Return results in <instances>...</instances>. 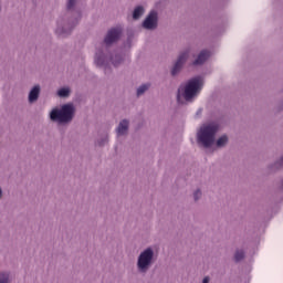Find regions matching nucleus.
Instances as JSON below:
<instances>
[{
	"label": "nucleus",
	"mask_w": 283,
	"mask_h": 283,
	"mask_svg": "<svg viewBox=\"0 0 283 283\" xmlns=\"http://www.w3.org/2000/svg\"><path fill=\"white\" fill-rule=\"evenodd\" d=\"M218 124L203 125L198 132V143H201L203 147H211L216 143V134H218Z\"/></svg>",
	"instance_id": "1"
},
{
	"label": "nucleus",
	"mask_w": 283,
	"mask_h": 283,
	"mask_svg": "<svg viewBox=\"0 0 283 283\" xmlns=\"http://www.w3.org/2000/svg\"><path fill=\"white\" fill-rule=\"evenodd\" d=\"M74 116V106L66 104L62 106L61 109H53L51 112V120H56L57 123H70Z\"/></svg>",
	"instance_id": "2"
},
{
	"label": "nucleus",
	"mask_w": 283,
	"mask_h": 283,
	"mask_svg": "<svg viewBox=\"0 0 283 283\" xmlns=\"http://www.w3.org/2000/svg\"><path fill=\"white\" fill-rule=\"evenodd\" d=\"M151 264H154V250L146 249L137 259L138 273H147L151 269Z\"/></svg>",
	"instance_id": "3"
},
{
	"label": "nucleus",
	"mask_w": 283,
	"mask_h": 283,
	"mask_svg": "<svg viewBox=\"0 0 283 283\" xmlns=\"http://www.w3.org/2000/svg\"><path fill=\"white\" fill-rule=\"evenodd\" d=\"M200 90H202V78L195 77L188 81L184 91L185 101H191V98H193V96H196Z\"/></svg>",
	"instance_id": "4"
},
{
	"label": "nucleus",
	"mask_w": 283,
	"mask_h": 283,
	"mask_svg": "<svg viewBox=\"0 0 283 283\" xmlns=\"http://www.w3.org/2000/svg\"><path fill=\"white\" fill-rule=\"evenodd\" d=\"M120 34H123V29L120 28L111 29L104 39V43L106 45H112V43H116V41L120 39Z\"/></svg>",
	"instance_id": "5"
},
{
	"label": "nucleus",
	"mask_w": 283,
	"mask_h": 283,
	"mask_svg": "<svg viewBox=\"0 0 283 283\" xmlns=\"http://www.w3.org/2000/svg\"><path fill=\"white\" fill-rule=\"evenodd\" d=\"M143 25L146 30H154V28L158 25V13L156 11H151L145 19Z\"/></svg>",
	"instance_id": "6"
},
{
	"label": "nucleus",
	"mask_w": 283,
	"mask_h": 283,
	"mask_svg": "<svg viewBox=\"0 0 283 283\" xmlns=\"http://www.w3.org/2000/svg\"><path fill=\"white\" fill-rule=\"evenodd\" d=\"M189 59V51H186L185 53H181L175 63L172 70H171V75L176 76L180 70H182V65H185V62Z\"/></svg>",
	"instance_id": "7"
},
{
	"label": "nucleus",
	"mask_w": 283,
	"mask_h": 283,
	"mask_svg": "<svg viewBox=\"0 0 283 283\" xmlns=\"http://www.w3.org/2000/svg\"><path fill=\"white\" fill-rule=\"evenodd\" d=\"M211 56V53L207 50H203L199 53L198 57L193 61V65H202Z\"/></svg>",
	"instance_id": "8"
},
{
	"label": "nucleus",
	"mask_w": 283,
	"mask_h": 283,
	"mask_svg": "<svg viewBox=\"0 0 283 283\" xmlns=\"http://www.w3.org/2000/svg\"><path fill=\"white\" fill-rule=\"evenodd\" d=\"M128 129H129V122L127 119H123L117 127V135L125 136Z\"/></svg>",
	"instance_id": "9"
},
{
	"label": "nucleus",
	"mask_w": 283,
	"mask_h": 283,
	"mask_svg": "<svg viewBox=\"0 0 283 283\" xmlns=\"http://www.w3.org/2000/svg\"><path fill=\"white\" fill-rule=\"evenodd\" d=\"M41 93L40 86H34L29 93V103H34V101L39 99V94Z\"/></svg>",
	"instance_id": "10"
},
{
	"label": "nucleus",
	"mask_w": 283,
	"mask_h": 283,
	"mask_svg": "<svg viewBox=\"0 0 283 283\" xmlns=\"http://www.w3.org/2000/svg\"><path fill=\"white\" fill-rule=\"evenodd\" d=\"M245 256L247 254L244 253V250H237L234 252L233 260L234 262L239 263V262H242V260H244Z\"/></svg>",
	"instance_id": "11"
},
{
	"label": "nucleus",
	"mask_w": 283,
	"mask_h": 283,
	"mask_svg": "<svg viewBox=\"0 0 283 283\" xmlns=\"http://www.w3.org/2000/svg\"><path fill=\"white\" fill-rule=\"evenodd\" d=\"M143 12H145V9H143V7H137L133 12V19H140Z\"/></svg>",
	"instance_id": "12"
},
{
	"label": "nucleus",
	"mask_w": 283,
	"mask_h": 283,
	"mask_svg": "<svg viewBox=\"0 0 283 283\" xmlns=\"http://www.w3.org/2000/svg\"><path fill=\"white\" fill-rule=\"evenodd\" d=\"M147 90H149V84H143L137 88V96H143Z\"/></svg>",
	"instance_id": "13"
},
{
	"label": "nucleus",
	"mask_w": 283,
	"mask_h": 283,
	"mask_svg": "<svg viewBox=\"0 0 283 283\" xmlns=\"http://www.w3.org/2000/svg\"><path fill=\"white\" fill-rule=\"evenodd\" d=\"M228 142L229 138L227 137V135H223L217 140V147H224L226 143Z\"/></svg>",
	"instance_id": "14"
},
{
	"label": "nucleus",
	"mask_w": 283,
	"mask_h": 283,
	"mask_svg": "<svg viewBox=\"0 0 283 283\" xmlns=\"http://www.w3.org/2000/svg\"><path fill=\"white\" fill-rule=\"evenodd\" d=\"M57 96H60L61 98H65V96H70V88H61L57 92Z\"/></svg>",
	"instance_id": "15"
},
{
	"label": "nucleus",
	"mask_w": 283,
	"mask_h": 283,
	"mask_svg": "<svg viewBox=\"0 0 283 283\" xmlns=\"http://www.w3.org/2000/svg\"><path fill=\"white\" fill-rule=\"evenodd\" d=\"M0 283H10V274L0 273Z\"/></svg>",
	"instance_id": "16"
},
{
	"label": "nucleus",
	"mask_w": 283,
	"mask_h": 283,
	"mask_svg": "<svg viewBox=\"0 0 283 283\" xmlns=\"http://www.w3.org/2000/svg\"><path fill=\"white\" fill-rule=\"evenodd\" d=\"M95 63H96V65H105V57L101 56L98 53H96Z\"/></svg>",
	"instance_id": "17"
},
{
	"label": "nucleus",
	"mask_w": 283,
	"mask_h": 283,
	"mask_svg": "<svg viewBox=\"0 0 283 283\" xmlns=\"http://www.w3.org/2000/svg\"><path fill=\"white\" fill-rule=\"evenodd\" d=\"M116 59H117V61L113 60V65H115V67L118 66L119 63L123 61V57H120V55H116Z\"/></svg>",
	"instance_id": "18"
},
{
	"label": "nucleus",
	"mask_w": 283,
	"mask_h": 283,
	"mask_svg": "<svg viewBox=\"0 0 283 283\" xmlns=\"http://www.w3.org/2000/svg\"><path fill=\"white\" fill-rule=\"evenodd\" d=\"M75 3H76V0H69V2H67V10H72L74 8Z\"/></svg>",
	"instance_id": "19"
},
{
	"label": "nucleus",
	"mask_w": 283,
	"mask_h": 283,
	"mask_svg": "<svg viewBox=\"0 0 283 283\" xmlns=\"http://www.w3.org/2000/svg\"><path fill=\"white\" fill-rule=\"evenodd\" d=\"M200 196H202V192L200 190L195 191V193H193L195 200H199Z\"/></svg>",
	"instance_id": "20"
},
{
	"label": "nucleus",
	"mask_w": 283,
	"mask_h": 283,
	"mask_svg": "<svg viewBox=\"0 0 283 283\" xmlns=\"http://www.w3.org/2000/svg\"><path fill=\"white\" fill-rule=\"evenodd\" d=\"M180 92H182V87L178 88V93H177V101H178V103H180V98H181Z\"/></svg>",
	"instance_id": "21"
},
{
	"label": "nucleus",
	"mask_w": 283,
	"mask_h": 283,
	"mask_svg": "<svg viewBox=\"0 0 283 283\" xmlns=\"http://www.w3.org/2000/svg\"><path fill=\"white\" fill-rule=\"evenodd\" d=\"M210 282H211V277L205 276V277L202 279V282H201V283H210Z\"/></svg>",
	"instance_id": "22"
},
{
	"label": "nucleus",
	"mask_w": 283,
	"mask_h": 283,
	"mask_svg": "<svg viewBox=\"0 0 283 283\" xmlns=\"http://www.w3.org/2000/svg\"><path fill=\"white\" fill-rule=\"evenodd\" d=\"M56 34H65V32H61L59 31V29L56 30Z\"/></svg>",
	"instance_id": "23"
},
{
	"label": "nucleus",
	"mask_w": 283,
	"mask_h": 283,
	"mask_svg": "<svg viewBox=\"0 0 283 283\" xmlns=\"http://www.w3.org/2000/svg\"><path fill=\"white\" fill-rule=\"evenodd\" d=\"M1 195H2V191H1V189H0V198H1Z\"/></svg>",
	"instance_id": "24"
}]
</instances>
